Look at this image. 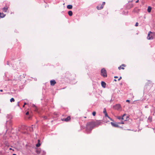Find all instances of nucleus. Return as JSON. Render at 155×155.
I'll return each instance as SVG.
<instances>
[{
  "instance_id": "nucleus-1",
  "label": "nucleus",
  "mask_w": 155,
  "mask_h": 155,
  "mask_svg": "<svg viewBox=\"0 0 155 155\" xmlns=\"http://www.w3.org/2000/svg\"><path fill=\"white\" fill-rule=\"evenodd\" d=\"M99 121H93L87 123L86 125V129L87 130H91L94 127L98 126L100 124Z\"/></svg>"
},
{
  "instance_id": "nucleus-2",
  "label": "nucleus",
  "mask_w": 155,
  "mask_h": 155,
  "mask_svg": "<svg viewBox=\"0 0 155 155\" xmlns=\"http://www.w3.org/2000/svg\"><path fill=\"white\" fill-rule=\"evenodd\" d=\"M101 75L104 77H107L106 71L105 69L103 68L101 70Z\"/></svg>"
},
{
  "instance_id": "nucleus-3",
  "label": "nucleus",
  "mask_w": 155,
  "mask_h": 155,
  "mask_svg": "<svg viewBox=\"0 0 155 155\" xmlns=\"http://www.w3.org/2000/svg\"><path fill=\"white\" fill-rule=\"evenodd\" d=\"M105 4V2H103L101 5H99L97 7V9L98 10H101L103 8L104 5Z\"/></svg>"
},
{
  "instance_id": "nucleus-4",
  "label": "nucleus",
  "mask_w": 155,
  "mask_h": 155,
  "mask_svg": "<svg viewBox=\"0 0 155 155\" xmlns=\"http://www.w3.org/2000/svg\"><path fill=\"white\" fill-rule=\"evenodd\" d=\"M150 33L152 34L153 33L150 31L149 32L148 35V36L147 37V39L148 40L152 39L153 38V36L152 35H150Z\"/></svg>"
},
{
  "instance_id": "nucleus-5",
  "label": "nucleus",
  "mask_w": 155,
  "mask_h": 155,
  "mask_svg": "<svg viewBox=\"0 0 155 155\" xmlns=\"http://www.w3.org/2000/svg\"><path fill=\"white\" fill-rule=\"evenodd\" d=\"M110 124L112 125V126L114 127H119V126L118 125V123H114L113 122H111Z\"/></svg>"
},
{
  "instance_id": "nucleus-6",
  "label": "nucleus",
  "mask_w": 155,
  "mask_h": 155,
  "mask_svg": "<svg viewBox=\"0 0 155 155\" xmlns=\"http://www.w3.org/2000/svg\"><path fill=\"white\" fill-rule=\"evenodd\" d=\"M71 119V117L70 116L66 118H64L61 119V120L62 121H64L65 122H68Z\"/></svg>"
},
{
  "instance_id": "nucleus-7",
  "label": "nucleus",
  "mask_w": 155,
  "mask_h": 155,
  "mask_svg": "<svg viewBox=\"0 0 155 155\" xmlns=\"http://www.w3.org/2000/svg\"><path fill=\"white\" fill-rule=\"evenodd\" d=\"M125 116V114H124L123 115V116L122 117L121 116H119L117 117L118 119L119 120H124V121H126L127 120V119H125L124 118V117Z\"/></svg>"
},
{
  "instance_id": "nucleus-8",
  "label": "nucleus",
  "mask_w": 155,
  "mask_h": 155,
  "mask_svg": "<svg viewBox=\"0 0 155 155\" xmlns=\"http://www.w3.org/2000/svg\"><path fill=\"white\" fill-rule=\"evenodd\" d=\"M114 108L117 110H119L121 108L120 105L119 104H116L114 106Z\"/></svg>"
},
{
  "instance_id": "nucleus-9",
  "label": "nucleus",
  "mask_w": 155,
  "mask_h": 155,
  "mask_svg": "<svg viewBox=\"0 0 155 155\" xmlns=\"http://www.w3.org/2000/svg\"><path fill=\"white\" fill-rule=\"evenodd\" d=\"M51 85L54 86L56 83V82L54 80H51L50 81Z\"/></svg>"
},
{
  "instance_id": "nucleus-10",
  "label": "nucleus",
  "mask_w": 155,
  "mask_h": 155,
  "mask_svg": "<svg viewBox=\"0 0 155 155\" xmlns=\"http://www.w3.org/2000/svg\"><path fill=\"white\" fill-rule=\"evenodd\" d=\"M101 84L102 86L103 87L105 88L106 87V83L105 82L103 81H102L101 82Z\"/></svg>"
},
{
  "instance_id": "nucleus-11",
  "label": "nucleus",
  "mask_w": 155,
  "mask_h": 155,
  "mask_svg": "<svg viewBox=\"0 0 155 155\" xmlns=\"http://www.w3.org/2000/svg\"><path fill=\"white\" fill-rule=\"evenodd\" d=\"M8 7L7 6H6L2 8V10L4 12H6L7 10L8 9Z\"/></svg>"
},
{
  "instance_id": "nucleus-12",
  "label": "nucleus",
  "mask_w": 155,
  "mask_h": 155,
  "mask_svg": "<svg viewBox=\"0 0 155 155\" xmlns=\"http://www.w3.org/2000/svg\"><path fill=\"white\" fill-rule=\"evenodd\" d=\"M5 16V15L3 13H0V17L1 18H4Z\"/></svg>"
},
{
  "instance_id": "nucleus-13",
  "label": "nucleus",
  "mask_w": 155,
  "mask_h": 155,
  "mask_svg": "<svg viewBox=\"0 0 155 155\" xmlns=\"http://www.w3.org/2000/svg\"><path fill=\"white\" fill-rule=\"evenodd\" d=\"M40 141L39 140H38V143L36 144V147H38L40 146L41 144L40 143Z\"/></svg>"
},
{
  "instance_id": "nucleus-14",
  "label": "nucleus",
  "mask_w": 155,
  "mask_h": 155,
  "mask_svg": "<svg viewBox=\"0 0 155 155\" xmlns=\"http://www.w3.org/2000/svg\"><path fill=\"white\" fill-rule=\"evenodd\" d=\"M32 107L34 108V109L35 111H37V108L36 107L34 104H33L32 105Z\"/></svg>"
},
{
  "instance_id": "nucleus-15",
  "label": "nucleus",
  "mask_w": 155,
  "mask_h": 155,
  "mask_svg": "<svg viewBox=\"0 0 155 155\" xmlns=\"http://www.w3.org/2000/svg\"><path fill=\"white\" fill-rule=\"evenodd\" d=\"M67 8L68 9H71L72 8V6L71 5H68L67 6Z\"/></svg>"
},
{
  "instance_id": "nucleus-16",
  "label": "nucleus",
  "mask_w": 155,
  "mask_h": 155,
  "mask_svg": "<svg viewBox=\"0 0 155 155\" xmlns=\"http://www.w3.org/2000/svg\"><path fill=\"white\" fill-rule=\"evenodd\" d=\"M152 8L150 6H149L147 9V11L149 12H150L151 11Z\"/></svg>"
},
{
  "instance_id": "nucleus-17",
  "label": "nucleus",
  "mask_w": 155,
  "mask_h": 155,
  "mask_svg": "<svg viewBox=\"0 0 155 155\" xmlns=\"http://www.w3.org/2000/svg\"><path fill=\"white\" fill-rule=\"evenodd\" d=\"M68 14L70 16H71L72 15L73 13L71 11H70L68 12Z\"/></svg>"
},
{
  "instance_id": "nucleus-18",
  "label": "nucleus",
  "mask_w": 155,
  "mask_h": 155,
  "mask_svg": "<svg viewBox=\"0 0 155 155\" xmlns=\"http://www.w3.org/2000/svg\"><path fill=\"white\" fill-rule=\"evenodd\" d=\"M103 113L105 114V117H106L107 116V112L106 111V109L105 108H104V110Z\"/></svg>"
},
{
  "instance_id": "nucleus-19",
  "label": "nucleus",
  "mask_w": 155,
  "mask_h": 155,
  "mask_svg": "<svg viewBox=\"0 0 155 155\" xmlns=\"http://www.w3.org/2000/svg\"><path fill=\"white\" fill-rule=\"evenodd\" d=\"M10 101L11 102H14L15 101V99L14 98H11V99L10 100Z\"/></svg>"
},
{
  "instance_id": "nucleus-20",
  "label": "nucleus",
  "mask_w": 155,
  "mask_h": 155,
  "mask_svg": "<svg viewBox=\"0 0 155 155\" xmlns=\"http://www.w3.org/2000/svg\"><path fill=\"white\" fill-rule=\"evenodd\" d=\"M152 117H149L148 118V120L150 121V122H151L152 121Z\"/></svg>"
},
{
  "instance_id": "nucleus-21",
  "label": "nucleus",
  "mask_w": 155,
  "mask_h": 155,
  "mask_svg": "<svg viewBox=\"0 0 155 155\" xmlns=\"http://www.w3.org/2000/svg\"><path fill=\"white\" fill-rule=\"evenodd\" d=\"M118 68L119 70H120L121 69H124V68L123 67H121V66H119Z\"/></svg>"
},
{
  "instance_id": "nucleus-22",
  "label": "nucleus",
  "mask_w": 155,
  "mask_h": 155,
  "mask_svg": "<svg viewBox=\"0 0 155 155\" xmlns=\"http://www.w3.org/2000/svg\"><path fill=\"white\" fill-rule=\"evenodd\" d=\"M96 112L95 111H94L93 113H92V115L93 116H95V115H96Z\"/></svg>"
},
{
  "instance_id": "nucleus-23",
  "label": "nucleus",
  "mask_w": 155,
  "mask_h": 155,
  "mask_svg": "<svg viewBox=\"0 0 155 155\" xmlns=\"http://www.w3.org/2000/svg\"><path fill=\"white\" fill-rule=\"evenodd\" d=\"M124 124V123L123 121H122L118 123V124Z\"/></svg>"
},
{
  "instance_id": "nucleus-24",
  "label": "nucleus",
  "mask_w": 155,
  "mask_h": 155,
  "mask_svg": "<svg viewBox=\"0 0 155 155\" xmlns=\"http://www.w3.org/2000/svg\"><path fill=\"white\" fill-rule=\"evenodd\" d=\"M107 118H108L110 120H112V119L110 118L107 114Z\"/></svg>"
},
{
  "instance_id": "nucleus-25",
  "label": "nucleus",
  "mask_w": 155,
  "mask_h": 155,
  "mask_svg": "<svg viewBox=\"0 0 155 155\" xmlns=\"http://www.w3.org/2000/svg\"><path fill=\"white\" fill-rule=\"evenodd\" d=\"M138 22H136L135 25V26H138Z\"/></svg>"
},
{
  "instance_id": "nucleus-26",
  "label": "nucleus",
  "mask_w": 155,
  "mask_h": 155,
  "mask_svg": "<svg viewBox=\"0 0 155 155\" xmlns=\"http://www.w3.org/2000/svg\"><path fill=\"white\" fill-rule=\"evenodd\" d=\"M122 78L121 77H120L118 79V81H120Z\"/></svg>"
},
{
  "instance_id": "nucleus-27",
  "label": "nucleus",
  "mask_w": 155,
  "mask_h": 155,
  "mask_svg": "<svg viewBox=\"0 0 155 155\" xmlns=\"http://www.w3.org/2000/svg\"><path fill=\"white\" fill-rule=\"evenodd\" d=\"M29 114V112L28 111L26 113V115H28Z\"/></svg>"
},
{
  "instance_id": "nucleus-28",
  "label": "nucleus",
  "mask_w": 155,
  "mask_h": 155,
  "mask_svg": "<svg viewBox=\"0 0 155 155\" xmlns=\"http://www.w3.org/2000/svg\"><path fill=\"white\" fill-rule=\"evenodd\" d=\"M124 118L125 119H127V116H126V115L124 117Z\"/></svg>"
},
{
  "instance_id": "nucleus-29",
  "label": "nucleus",
  "mask_w": 155,
  "mask_h": 155,
  "mask_svg": "<svg viewBox=\"0 0 155 155\" xmlns=\"http://www.w3.org/2000/svg\"><path fill=\"white\" fill-rule=\"evenodd\" d=\"M26 104H26V103H24V105H23V107H24V106H25V105H26Z\"/></svg>"
},
{
  "instance_id": "nucleus-30",
  "label": "nucleus",
  "mask_w": 155,
  "mask_h": 155,
  "mask_svg": "<svg viewBox=\"0 0 155 155\" xmlns=\"http://www.w3.org/2000/svg\"><path fill=\"white\" fill-rule=\"evenodd\" d=\"M126 101L127 102H129L130 101L129 100H127Z\"/></svg>"
},
{
  "instance_id": "nucleus-31",
  "label": "nucleus",
  "mask_w": 155,
  "mask_h": 155,
  "mask_svg": "<svg viewBox=\"0 0 155 155\" xmlns=\"http://www.w3.org/2000/svg\"><path fill=\"white\" fill-rule=\"evenodd\" d=\"M9 150H12L13 151H14V150L13 149H12V148H10L9 149Z\"/></svg>"
},
{
  "instance_id": "nucleus-32",
  "label": "nucleus",
  "mask_w": 155,
  "mask_h": 155,
  "mask_svg": "<svg viewBox=\"0 0 155 155\" xmlns=\"http://www.w3.org/2000/svg\"><path fill=\"white\" fill-rule=\"evenodd\" d=\"M118 78V77L117 76H115L114 77V78Z\"/></svg>"
},
{
  "instance_id": "nucleus-33",
  "label": "nucleus",
  "mask_w": 155,
  "mask_h": 155,
  "mask_svg": "<svg viewBox=\"0 0 155 155\" xmlns=\"http://www.w3.org/2000/svg\"><path fill=\"white\" fill-rule=\"evenodd\" d=\"M122 66L124 67H125V66L124 64H122Z\"/></svg>"
},
{
  "instance_id": "nucleus-34",
  "label": "nucleus",
  "mask_w": 155,
  "mask_h": 155,
  "mask_svg": "<svg viewBox=\"0 0 155 155\" xmlns=\"http://www.w3.org/2000/svg\"><path fill=\"white\" fill-rule=\"evenodd\" d=\"M138 1H139V0H137L136 1V3H137L138 2Z\"/></svg>"
},
{
  "instance_id": "nucleus-35",
  "label": "nucleus",
  "mask_w": 155,
  "mask_h": 155,
  "mask_svg": "<svg viewBox=\"0 0 155 155\" xmlns=\"http://www.w3.org/2000/svg\"><path fill=\"white\" fill-rule=\"evenodd\" d=\"M44 118L45 119H47V117L45 116V117H44Z\"/></svg>"
},
{
  "instance_id": "nucleus-36",
  "label": "nucleus",
  "mask_w": 155,
  "mask_h": 155,
  "mask_svg": "<svg viewBox=\"0 0 155 155\" xmlns=\"http://www.w3.org/2000/svg\"><path fill=\"white\" fill-rule=\"evenodd\" d=\"M0 92H2V91H3V90H2V89H1V90H0Z\"/></svg>"
},
{
  "instance_id": "nucleus-37",
  "label": "nucleus",
  "mask_w": 155,
  "mask_h": 155,
  "mask_svg": "<svg viewBox=\"0 0 155 155\" xmlns=\"http://www.w3.org/2000/svg\"><path fill=\"white\" fill-rule=\"evenodd\" d=\"M114 81H117V80L116 79H114Z\"/></svg>"
},
{
  "instance_id": "nucleus-38",
  "label": "nucleus",
  "mask_w": 155,
  "mask_h": 155,
  "mask_svg": "<svg viewBox=\"0 0 155 155\" xmlns=\"http://www.w3.org/2000/svg\"><path fill=\"white\" fill-rule=\"evenodd\" d=\"M12 155H16L15 154H13Z\"/></svg>"
},
{
  "instance_id": "nucleus-39",
  "label": "nucleus",
  "mask_w": 155,
  "mask_h": 155,
  "mask_svg": "<svg viewBox=\"0 0 155 155\" xmlns=\"http://www.w3.org/2000/svg\"><path fill=\"white\" fill-rule=\"evenodd\" d=\"M8 122L9 123H11V121H9Z\"/></svg>"
}]
</instances>
